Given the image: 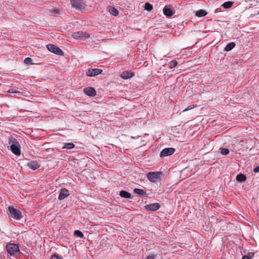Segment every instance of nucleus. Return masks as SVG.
Wrapping results in <instances>:
<instances>
[{"label":"nucleus","mask_w":259,"mask_h":259,"mask_svg":"<svg viewBox=\"0 0 259 259\" xmlns=\"http://www.w3.org/2000/svg\"><path fill=\"white\" fill-rule=\"evenodd\" d=\"M253 171L255 172H259V165L256 166L253 168Z\"/></svg>","instance_id":"72a5a7b5"},{"label":"nucleus","mask_w":259,"mask_h":259,"mask_svg":"<svg viewBox=\"0 0 259 259\" xmlns=\"http://www.w3.org/2000/svg\"><path fill=\"white\" fill-rule=\"evenodd\" d=\"M236 46V44L234 42H231L228 44L225 48H224V51L229 52L231 51Z\"/></svg>","instance_id":"aec40b11"},{"label":"nucleus","mask_w":259,"mask_h":259,"mask_svg":"<svg viewBox=\"0 0 259 259\" xmlns=\"http://www.w3.org/2000/svg\"><path fill=\"white\" fill-rule=\"evenodd\" d=\"M236 180L237 181L242 183L246 181V177L244 175L242 174H240L237 175L236 177Z\"/></svg>","instance_id":"6ab92c4d"},{"label":"nucleus","mask_w":259,"mask_h":259,"mask_svg":"<svg viewBox=\"0 0 259 259\" xmlns=\"http://www.w3.org/2000/svg\"><path fill=\"white\" fill-rule=\"evenodd\" d=\"M133 191L135 194H138L139 195H141V196H147L146 192L143 189H139V188H135L134 189Z\"/></svg>","instance_id":"f3484780"},{"label":"nucleus","mask_w":259,"mask_h":259,"mask_svg":"<svg viewBox=\"0 0 259 259\" xmlns=\"http://www.w3.org/2000/svg\"><path fill=\"white\" fill-rule=\"evenodd\" d=\"M254 252H249L245 256H247V257H249V259H251L254 256Z\"/></svg>","instance_id":"2f4dec72"},{"label":"nucleus","mask_w":259,"mask_h":259,"mask_svg":"<svg viewBox=\"0 0 259 259\" xmlns=\"http://www.w3.org/2000/svg\"><path fill=\"white\" fill-rule=\"evenodd\" d=\"M134 75V73L131 71H124L120 74L121 77L124 79L130 78Z\"/></svg>","instance_id":"4468645a"},{"label":"nucleus","mask_w":259,"mask_h":259,"mask_svg":"<svg viewBox=\"0 0 259 259\" xmlns=\"http://www.w3.org/2000/svg\"><path fill=\"white\" fill-rule=\"evenodd\" d=\"M163 14L167 17H171L175 13V10L170 6H166L163 9Z\"/></svg>","instance_id":"9b49d317"},{"label":"nucleus","mask_w":259,"mask_h":259,"mask_svg":"<svg viewBox=\"0 0 259 259\" xmlns=\"http://www.w3.org/2000/svg\"><path fill=\"white\" fill-rule=\"evenodd\" d=\"M83 92L90 97H94L96 95V91L94 88L88 87L83 89Z\"/></svg>","instance_id":"ddd939ff"},{"label":"nucleus","mask_w":259,"mask_h":259,"mask_svg":"<svg viewBox=\"0 0 259 259\" xmlns=\"http://www.w3.org/2000/svg\"><path fill=\"white\" fill-rule=\"evenodd\" d=\"M207 12L203 9H200L195 11V15L198 17H202L207 15Z\"/></svg>","instance_id":"a211bd4d"},{"label":"nucleus","mask_w":259,"mask_h":259,"mask_svg":"<svg viewBox=\"0 0 259 259\" xmlns=\"http://www.w3.org/2000/svg\"><path fill=\"white\" fill-rule=\"evenodd\" d=\"M175 151V149L173 148H165L160 153L161 157H164L172 155Z\"/></svg>","instance_id":"1a4fd4ad"},{"label":"nucleus","mask_w":259,"mask_h":259,"mask_svg":"<svg viewBox=\"0 0 259 259\" xmlns=\"http://www.w3.org/2000/svg\"><path fill=\"white\" fill-rule=\"evenodd\" d=\"M195 106H196V105H189L186 109H185L183 111L185 112L186 111L190 110L193 109Z\"/></svg>","instance_id":"c756f323"},{"label":"nucleus","mask_w":259,"mask_h":259,"mask_svg":"<svg viewBox=\"0 0 259 259\" xmlns=\"http://www.w3.org/2000/svg\"><path fill=\"white\" fill-rule=\"evenodd\" d=\"M7 213L9 218L11 220H20L22 218V212L13 206H9L8 207Z\"/></svg>","instance_id":"f257e3e1"},{"label":"nucleus","mask_w":259,"mask_h":259,"mask_svg":"<svg viewBox=\"0 0 259 259\" xmlns=\"http://www.w3.org/2000/svg\"><path fill=\"white\" fill-rule=\"evenodd\" d=\"M70 193L67 189L66 188H62L59 195L58 199L60 200H62L66 198L69 195Z\"/></svg>","instance_id":"f8f14e48"},{"label":"nucleus","mask_w":259,"mask_h":259,"mask_svg":"<svg viewBox=\"0 0 259 259\" xmlns=\"http://www.w3.org/2000/svg\"><path fill=\"white\" fill-rule=\"evenodd\" d=\"M145 10L150 11L153 9V6L149 3H146L144 6Z\"/></svg>","instance_id":"a878e982"},{"label":"nucleus","mask_w":259,"mask_h":259,"mask_svg":"<svg viewBox=\"0 0 259 259\" xmlns=\"http://www.w3.org/2000/svg\"><path fill=\"white\" fill-rule=\"evenodd\" d=\"M51 259H62V257L57 254L52 255Z\"/></svg>","instance_id":"c85d7f7f"},{"label":"nucleus","mask_w":259,"mask_h":259,"mask_svg":"<svg viewBox=\"0 0 259 259\" xmlns=\"http://www.w3.org/2000/svg\"><path fill=\"white\" fill-rule=\"evenodd\" d=\"M54 11L56 13H58L59 11L58 10H55Z\"/></svg>","instance_id":"c9c22d12"},{"label":"nucleus","mask_w":259,"mask_h":259,"mask_svg":"<svg viewBox=\"0 0 259 259\" xmlns=\"http://www.w3.org/2000/svg\"><path fill=\"white\" fill-rule=\"evenodd\" d=\"M220 153L223 155H226L228 154L229 153V150L227 148H221L220 149Z\"/></svg>","instance_id":"393cba45"},{"label":"nucleus","mask_w":259,"mask_h":259,"mask_svg":"<svg viewBox=\"0 0 259 259\" xmlns=\"http://www.w3.org/2000/svg\"><path fill=\"white\" fill-rule=\"evenodd\" d=\"M178 64V62L176 60H172L170 62L169 64V68L172 69L174 67H175Z\"/></svg>","instance_id":"bb28decb"},{"label":"nucleus","mask_w":259,"mask_h":259,"mask_svg":"<svg viewBox=\"0 0 259 259\" xmlns=\"http://www.w3.org/2000/svg\"><path fill=\"white\" fill-rule=\"evenodd\" d=\"M72 36L75 39L80 38L84 40L90 37V34L88 33L82 31H77L72 33Z\"/></svg>","instance_id":"423d86ee"},{"label":"nucleus","mask_w":259,"mask_h":259,"mask_svg":"<svg viewBox=\"0 0 259 259\" xmlns=\"http://www.w3.org/2000/svg\"><path fill=\"white\" fill-rule=\"evenodd\" d=\"M46 47L50 52L59 56L63 55V52L62 50L56 45L54 44H48Z\"/></svg>","instance_id":"39448f33"},{"label":"nucleus","mask_w":259,"mask_h":259,"mask_svg":"<svg viewBox=\"0 0 259 259\" xmlns=\"http://www.w3.org/2000/svg\"><path fill=\"white\" fill-rule=\"evenodd\" d=\"M119 195L120 197L124 198H127V199L132 198V195H131V193L127 192L126 191H124V190L120 191Z\"/></svg>","instance_id":"dca6fc26"},{"label":"nucleus","mask_w":259,"mask_h":259,"mask_svg":"<svg viewBox=\"0 0 259 259\" xmlns=\"http://www.w3.org/2000/svg\"><path fill=\"white\" fill-rule=\"evenodd\" d=\"M71 4L72 7L82 12L86 10L87 5L83 0H71Z\"/></svg>","instance_id":"20e7f679"},{"label":"nucleus","mask_w":259,"mask_h":259,"mask_svg":"<svg viewBox=\"0 0 259 259\" xmlns=\"http://www.w3.org/2000/svg\"><path fill=\"white\" fill-rule=\"evenodd\" d=\"M27 165L32 170H36L40 166L39 163L35 161H31L28 162Z\"/></svg>","instance_id":"2eb2a0df"},{"label":"nucleus","mask_w":259,"mask_h":259,"mask_svg":"<svg viewBox=\"0 0 259 259\" xmlns=\"http://www.w3.org/2000/svg\"><path fill=\"white\" fill-rule=\"evenodd\" d=\"M233 3L232 2L228 1V2H226L224 3L222 5V6L225 9H229V8H231L233 6Z\"/></svg>","instance_id":"5701e85b"},{"label":"nucleus","mask_w":259,"mask_h":259,"mask_svg":"<svg viewBox=\"0 0 259 259\" xmlns=\"http://www.w3.org/2000/svg\"><path fill=\"white\" fill-rule=\"evenodd\" d=\"M32 60L31 59V58H30L29 57L26 58L24 61V63L27 65L32 64Z\"/></svg>","instance_id":"cd10ccee"},{"label":"nucleus","mask_w":259,"mask_h":259,"mask_svg":"<svg viewBox=\"0 0 259 259\" xmlns=\"http://www.w3.org/2000/svg\"><path fill=\"white\" fill-rule=\"evenodd\" d=\"M74 235L78 237H80L81 238H84V235L79 230H75L74 232Z\"/></svg>","instance_id":"b1692460"},{"label":"nucleus","mask_w":259,"mask_h":259,"mask_svg":"<svg viewBox=\"0 0 259 259\" xmlns=\"http://www.w3.org/2000/svg\"><path fill=\"white\" fill-rule=\"evenodd\" d=\"M160 207V205L158 203H151L145 206L146 210L153 211L158 210Z\"/></svg>","instance_id":"9d476101"},{"label":"nucleus","mask_w":259,"mask_h":259,"mask_svg":"<svg viewBox=\"0 0 259 259\" xmlns=\"http://www.w3.org/2000/svg\"><path fill=\"white\" fill-rule=\"evenodd\" d=\"M9 143L11 144L10 149L13 153L17 156L21 154L20 145L19 143L15 139L9 140Z\"/></svg>","instance_id":"7ed1b4c3"},{"label":"nucleus","mask_w":259,"mask_h":259,"mask_svg":"<svg viewBox=\"0 0 259 259\" xmlns=\"http://www.w3.org/2000/svg\"><path fill=\"white\" fill-rule=\"evenodd\" d=\"M109 12L110 14L113 16H117L118 14V11L114 7H111L109 9Z\"/></svg>","instance_id":"412c9836"},{"label":"nucleus","mask_w":259,"mask_h":259,"mask_svg":"<svg viewBox=\"0 0 259 259\" xmlns=\"http://www.w3.org/2000/svg\"><path fill=\"white\" fill-rule=\"evenodd\" d=\"M75 145L72 143H67L64 144L63 147V149H72L74 147Z\"/></svg>","instance_id":"4be33fe9"},{"label":"nucleus","mask_w":259,"mask_h":259,"mask_svg":"<svg viewBox=\"0 0 259 259\" xmlns=\"http://www.w3.org/2000/svg\"><path fill=\"white\" fill-rule=\"evenodd\" d=\"M160 172H149L148 173L147 177L151 182H155L160 179Z\"/></svg>","instance_id":"0eeeda50"},{"label":"nucleus","mask_w":259,"mask_h":259,"mask_svg":"<svg viewBox=\"0 0 259 259\" xmlns=\"http://www.w3.org/2000/svg\"><path fill=\"white\" fill-rule=\"evenodd\" d=\"M6 249L7 253L13 257H15L20 252L19 246L18 244L8 243L6 245Z\"/></svg>","instance_id":"f03ea898"},{"label":"nucleus","mask_w":259,"mask_h":259,"mask_svg":"<svg viewBox=\"0 0 259 259\" xmlns=\"http://www.w3.org/2000/svg\"><path fill=\"white\" fill-rule=\"evenodd\" d=\"M156 257V254H152L148 255L146 259H155Z\"/></svg>","instance_id":"7c9ffc66"},{"label":"nucleus","mask_w":259,"mask_h":259,"mask_svg":"<svg viewBox=\"0 0 259 259\" xmlns=\"http://www.w3.org/2000/svg\"><path fill=\"white\" fill-rule=\"evenodd\" d=\"M102 70L99 68L89 69L86 71V75L88 76L93 77L100 74Z\"/></svg>","instance_id":"6e6552de"},{"label":"nucleus","mask_w":259,"mask_h":259,"mask_svg":"<svg viewBox=\"0 0 259 259\" xmlns=\"http://www.w3.org/2000/svg\"><path fill=\"white\" fill-rule=\"evenodd\" d=\"M8 92L10 93H19V91H18L17 90H16L15 89H9V91H8Z\"/></svg>","instance_id":"473e14b6"},{"label":"nucleus","mask_w":259,"mask_h":259,"mask_svg":"<svg viewBox=\"0 0 259 259\" xmlns=\"http://www.w3.org/2000/svg\"><path fill=\"white\" fill-rule=\"evenodd\" d=\"M139 137H140V136H138L137 137H131V138H132V139H135L138 138H139Z\"/></svg>","instance_id":"f704fd0d"}]
</instances>
